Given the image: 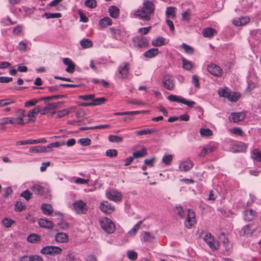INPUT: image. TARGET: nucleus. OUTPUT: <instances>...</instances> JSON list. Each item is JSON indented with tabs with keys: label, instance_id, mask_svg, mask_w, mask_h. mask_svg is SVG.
Masks as SVG:
<instances>
[{
	"label": "nucleus",
	"instance_id": "nucleus-1",
	"mask_svg": "<svg viewBox=\"0 0 261 261\" xmlns=\"http://www.w3.org/2000/svg\"><path fill=\"white\" fill-rule=\"evenodd\" d=\"M155 5L153 2L145 0L144 1L142 7L136 11L135 14L141 19L148 21L151 18V16L154 14Z\"/></svg>",
	"mask_w": 261,
	"mask_h": 261
},
{
	"label": "nucleus",
	"instance_id": "nucleus-2",
	"mask_svg": "<svg viewBox=\"0 0 261 261\" xmlns=\"http://www.w3.org/2000/svg\"><path fill=\"white\" fill-rule=\"evenodd\" d=\"M218 94L220 97H225L231 102H236L240 97L239 93L231 92L228 88H220L218 90Z\"/></svg>",
	"mask_w": 261,
	"mask_h": 261
},
{
	"label": "nucleus",
	"instance_id": "nucleus-3",
	"mask_svg": "<svg viewBox=\"0 0 261 261\" xmlns=\"http://www.w3.org/2000/svg\"><path fill=\"white\" fill-rule=\"evenodd\" d=\"M101 227L107 233L111 234L115 230V225L111 220L108 218H103L99 220Z\"/></svg>",
	"mask_w": 261,
	"mask_h": 261
},
{
	"label": "nucleus",
	"instance_id": "nucleus-4",
	"mask_svg": "<svg viewBox=\"0 0 261 261\" xmlns=\"http://www.w3.org/2000/svg\"><path fill=\"white\" fill-rule=\"evenodd\" d=\"M62 249L56 246H46L43 247L40 253L44 255H49L51 256H56L61 254Z\"/></svg>",
	"mask_w": 261,
	"mask_h": 261
},
{
	"label": "nucleus",
	"instance_id": "nucleus-5",
	"mask_svg": "<svg viewBox=\"0 0 261 261\" xmlns=\"http://www.w3.org/2000/svg\"><path fill=\"white\" fill-rule=\"evenodd\" d=\"M203 240L213 251L217 250L218 249L219 243L211 233H206Z\"/></svg>",
	"mask_w": 261,
	"mask_h": 261
},
{
	"label": "nucleus",
	"instance_id": "nucleus-6",
	"mask_svg": "<svg viewBox=\"0 0 261 261\" xmlns=\"http://www.w3.org/2000/svg\"><path fill=\"white\" fill-rule=\"evenodd\" d=\"M106 196L109 200L115 202L120 201L122 198L121 193L115 190L107 191L106 193Z\"/></svg>",
	"mask_w": 261,
	"mask_h": 261
},
{
	"label": "nucleus",
	"instance_id": "nucleus-7",
	"mask_svg": "<svg viewBox=\"0 0 261 261\" xmlns=\"http://www.w3.org/2000/svg\"><path fill=\"white\" fill-rule=\"evenodd\" d=\"M196 214L193 211L191 210H188L187 219L185 222V225L188 228H191L196 223Z\"/></svg>",
	"mask_w": 261,
	"mask_h": 261
},
{
	"label": "nucleus",
	"instance_id": "nucleus-8",
	"mask_svg": "<svg viewBox=\"0 0 261 261\" xmlns=\"http://www.w3.org/2000/svg\"><path fill=\"white\" fill-rule=\"evenodd\" d=\"M74 210L78 214H85L87 211L86 203L82 200H78L73 203Z\"/></svg>",
	"mask_w": 261,
	"mask_h": 261
},
{
	"label": "nucleus",
	"instance_id": "nucleus-9",
	"mask_svg": "<svg viewBox=\"0 0 261 261\" xmlns=\"http://www.w3.org/2000/svg\"><path fill=\"white\" fill-rule=\"evenodd\" d=\"M207 69L208 72L215 76L220 77L222 76L223 73L222 68L215 64L208 65L207 67Z\"/></svg>",
	"mask_w": 261,
	"mask_h": 261
},
{
	"label": "nucleus",
	"instance_id": "nucleus-10",
	"mask_svg": "<svg viewBox=\"0 0 261 261\" xmlns=\"http://www.w3.org/2000/svg\"><path fill=\"white\" fill-rule=\"evenodd\" d=\"M129 69L130 64L128 62H124L119 66L118 70L121 78L126 79L127 77Z\"/></svg>",
	"mask_w": 261,
	"mask_h": 261
},
{
	"label": "nucleus",
	"instance_id": "nucleus-11",
	"mask_svg": "<svg viewBox=\"0 0 261 261\" xmlns=\"http://www.w3.org/2000/svg\"><path fill=\"white\" fill-rule=\"evenodd\" d=\"M163 84L164 87L168 90H172L175 87V84L173 77L170 75H165L163 79Z\"/></svg>",
	"mask_w": 261,
	"mask_h": 261
},
{
	"label": "nucleus",
	"instance_id": "nucleus-12",
	"mask_svg": "<svg viewBox=\"0 0 261 261\" xmlns=\"http://www.w3.org/2000/svg\"><path fill=\"white\" fill-rule=\"evenodd\" d=\"M107 101V99L105 97L94 98L92 101L82 102L81 106L83 107L99 106L104 103Z\"/></svg>",
	"mask_w": 261,
	"mask_h": 261
},
{
	"label": "nucleus",
	"instance_id": "nucleus-13",
	"mask_svg": "<svg viewBox=\"0 0 261 261\" xmlns=\"http://www.w3.org/2000/svg\"><path fill=\"white\" fill-rule=\"evenodd\" d=\"M134 42L139 47H146L148 45L149 40L142 36H137L133 38Z\"/></svg>",
	"mask_w": 261,
	"mask_h": 261
},
{
	"label": "nucleus",
	"instance_id": "nucleus-14",
	"mask_svg": "<svg viewBox=\"0 0 261 261\" xmlns=\"http://www.w3.org/2000/svg\"><path fill=\"white\" fill-rule=\"evenodd\" d=\"M63 63L65 65L67 66L65 70L67 72L72 73L74 72L75 64L71 59L68 58H63Z\"/></svg>",
	"mask_w": 261,
	"mask_h": 261
},
{
	"label": "nucleus",
	"instance_id": "nucleus-15",
	"mask_svg": "<svg viewBox=\"0 0 261 261\" xmlns=\"http://www.w3.org/2000/svg\"><path fill=\"white\" fill-rule=\"evenodd\" d=\"M216 148L214 143H210L203 147L201 152L199 154V156L202 158L206 155V154L212 152Z\"/></svg>",
	"mask_w": 261,
	"mask_h": 261
},
{
	"label": "nucleus",
	"instance_id": "nucleus-16",
	"mask_svg": "<svg viewBox=\"0 0 261 261\" xmlns=\"http://www.w3.org/2000/svg\"><path fill=\"white\" fill-rule=\"evenodd\" d=\"M242 230L243 236H250L256 231V227L252 224H250L244 226Z\"/></svg>",
	"mask_w": 261,
	"mask_h": 261
},
{
	"label": "nucleus",
	"instance_id": "nucleus-17",
	"mask_svg": "<svg viewBox=\"0 0 261 261\" xmlns=\"http://www.w3.org/2000/svg\"><path fill=\"white\" fill-rule=\"evenodd\" d=\"M246 117L244 113H232L229 117L230 122L238 123L243 120Z\"/></svg>",
	"mask_w": 261,
	"mask_h": 261
},
{
	"label": "nucleus",
	"instance_id": "nucleus-18",
	"mask_svg": "<svg viewBox=\"0 0 261 261\" xmlns=\"http://www.w3.org/2000/svg\"><path fill=\"white\" fill-rule=\"evenodd\" d=\"M247 147V144L243 142H237L233 145V149L235 152H245Z\"/></svg>",
	"mask_w": 261,
	"mask_h": 261
},
{
	"label": "nucleus",
	"instance_id": "nucleus-19",
	"mask_svg": "<svg viewBox=\"0 0 261 261\" xmlns=\"http://www.w3.org/2000/svg\"><path fill=\"white\" fill-rule=\"evenodd\" d=\"M194 163L191 160L187 159L182 162L179 165L180 171L187 172L193 168Z\"/></svg>",
	"mask_w": 261,
	"mask_h": 261
},
{
	"label": "nucleus",
	"instance_id": "nucleus-20",
	"mask_svg": "<svg viewBox=\"0 0 261 261\" xmlns=\"http://www.w3.org/2000/svg\"><path fill=\"white\" fill-rule=\"evenodd\" d=\"M100 208L102 212L107 214H111L114 211V207L108 201H104L100 204Z\"/></svg>",
	"mask_w": 261,
	"mask_h": 261
},
{
	"label": "nucleus",
	"instance_id": "nucleus-21",
	"mask_svg": "<svg viewBox=\"0 0 261 261\" xmlns=\"http://www.w3.org/2000/svg\"><path fill=\"white\" fill-rule=\"evenodd\" d=\"M244 219L246 221H251L256 217V212L252 209L246 210L243 212Z\"/></svg>",
	"mask_w": 261,
	"mask_h": 261
},
{
	"label": "nucleus",
	"instance_id": "nucleus-22",
	"mask_svg": "<svg viewBox=\"0 0 261 261\" xmlns=\"http://www.w3.org/2000/svg\"><path fill=\"white\" fill-rule=\"evenodd\" d=\"M4 123H10L12 124H20L23 125L24 124V120L20 117L12 118L7 117L4 118Z\"/></svg>",
	"mask_w": 261,
	"mask_h": 261
},
{
	"label": "nucleus",
	"instance_id": "nucleus-23",
	"mask_svg": "<svg viewBox=\"0 0 261 261\" xmlns=\"http://www.w3.org/2000/svg\"><path fill=\"white\" fill-rule=\"evenodd\" d=\"M55 240L58 243H65L68 242L69 237L65 232H58L55 236Z\"/></svg>",
	"mask_w": 261,
	"mask_h": 261
},
{
	"label": "nucleus",
	"instance_id": "nucleus-24",
	"mask_svg": "<svg viewBox=\"0 0 261 261\" xmlns=\"http://www.w3.org/2000/svg\"><path fill=\"white\" fill-rule=\"evenodd\" d=\"M31 190L37 195H43L46 193V189L39 184H35L31 187Z\"/></svg>",
	"mask_w": 261,
	"mask_h": 261
},
{
	"label": "nucleus",
	"instance_id": "nucleus-25",
	"mask_svg": "<svg viewBox=\"0 0 261 261\" xmlns=\"http://www.w3.org/2000/svg\"><path fill=\"white\" fill-rule=\"evenodd\" d=\"M38 224L40 227L48 229L52 228L54 226V224L52 221H49L47 218L39 219Z\"/></svg>",
	"mask_w": 261,
	"mask_h": 261
},
{
	"label": "nucleus",
	"instance_id": "nucleus-26",
	"mask_svg": "<svg viewBox=\"0 0 261 261\" xmlns=\"http://www.w3.org/2000/svg\"><path fill=\"white\" fill-rule=\"evenodd\" d=\"M109 31L114 39L117 40H121L122 39V36L120 30L112 27L109 29Z\"/></svg>",
	"mask_w": 261,
	"mask_h": 261
},
{
	"label": "nucleus",
	"instance_id": "nucleus-27",
	"mask_svg": "<svg viewBox=\"0 0 261 261\" xmlns=\"http://www.w3.org/2000/svg\"><path fill=\"white\" fill-rule=\"evenodd\" d=\"M148 111H125L122 112H116L114 114L115 116L130 115L131 116L134 115L145 114L147 113Z\"/></svg>",
	"mask_w": 261,
	"mask_h": 261
},
{
	"label": "nucleus",
	"instance_id": "nucleus-28",
	"mask_svg": "<svg viewBox=\"0 0 261 261\" xmlns=\"http://www.w3.org/2000/svg\"><path fill=\"white\" fill-rule=\"evenodd\" d=\"M112 20L109 17H105L101 19L98 22V24L101 29L106 28L112 24Z\"/></svg>",
	"mask_w": 261,
	"mask_h": 261
},
{
	"label": "nucleus",
	"instance_id": "nucleus-29",
	"mask_svg": "<svg viewBox=\"0 0 261 261\" xmlns=\"http://www.w3.org/2000/svg\"><path fill=\"white\" fill-rule=\"evenodd\" d=\"M20 261H43V259L38 255H25L21 257Z\"/></svg>",
	"mask_w": 261,
	"mask_h": 261
},
{
	"label": "nucleus",
	"instance_id": "nucleus-30",
	"mask_svg": "<svg viewBox=\"0 0 261 261\" xmlns=\"http://www.w3.org/2000/svg\"><path fill=\"white\" fill-rule=\"evenodd\" d=\"M42 213L47 216H50L52 214L54 208L51 204L43 203L41 206Z\"/></svg>",
	"mask_w": 261,
	"mask_h": 261
},
{
	"label": "nucleus",
	"instance_id": "nucleus-31",
	"mask_svg": "<svg viewBox=\"0 0 261 261\" xmlns=\"http://www.w3.org/2000/svg\"><path fill=\"white\" fill-rule=\"evenodd\" d=\"M110 15L113 18H117L119 16V9L115 6H111L108 9Z\"/></svg>",
	"mask_w": 261,
	"mask_h": 261
},
{
	"label": "nucleus",
	"instance_id": "nucleus-32",
	"mask_svg": "<svg viewBox=\"0 0 261 261\" xmlns=\"http://www.w3.org/2000/svg\"><path fill=\"white\" fill-rule=\"evenodd\" d=\"M250 18L248 17H242L233 20V24L237 26H241L245 25L250 21Z\"/></svg>",
	"mask_w": 261,
	"mask_h": 261
},
{
	"label": "nucleus",
	"instance_id": "nucleus-33",
	"mask_svg": "<svg viewBox=\"0 0 261 261\" xmlns=\"http://www.w3.org/2000/svg\"><path fill=\"white\" fill-rule=\"evenodd\" d=\"M76 108L75 107H72L68 109H65L59 111L57 112V114L56 115L57 118H61L65 116L68 115L70 112H72V110H75Z\"/></svg>",
	"mask_w": 261,
	"mask_h": 261
},
{
	"label": "nucleus",
	"instance_id": "nucleus-34",
	"mask_svg": "<svg viewBox=\"0 0 261 261\" xmlns=\"http://www.w3.org/2000/svg\"><path fill=\"white\" fill-rule=\"evenodd\" d=\"M159 54V49L157 48H152L148 49L144 53V56L147 58H152L156 56Z\"/></svg>",
	"mask_w": 261,
	"mask_h": 261
},
{
	"label": "nucleus",
	"instance_id": "nucleus-35",
	"mask_svg": "<svg viewBox=\"0 0 261 261\" xmlns=\"http://www.w3.org/2000/svg\"><path fill=\"white\" fill-rule=\"evenodd\" d=\"M251 158L254 161L261 162V151L258 148L253 149L251 152Z\"/></svg>",
	"mask_w": 261,
	"mask_h": 261
},
{
	"label": "nucleus",
	"instance_id": "nucleus-36",
	"mask_svg": "<svg viewBox=\"0 0 261 261\" xmlns=\"http://www.w3.org/2000/svg\"><path fill=\"white\" fill-rule=\"evenodd\" d=\"M40 112V107H37L34 109L30 110L28 114V117H29V121H34L35 118V115Z\"/></svg>",
	"mask_w": 261,
	"mask_h": 261
},
{
	"label": "nucleus",
	"instance_id": "nucleus-37",
	"mask_svg": "<svg viewBox=\"0 0 261 261\" xmlns=\"http://www.w3.org/2000/svg\"><path fill=\"white\" fill-rule=\"evenodd\" d=\"M202 33L205 37H212L217 34V31L212 28L208 27L204 29Z\"/></svg>",
	"mask_w": 261,
	"mask_h": 261
},
{
	"label": "nucleus",
	"instance_id": "nucleus-38",
	"mask_svg": "<svg viewBox=\"0 0 261 261\" xmlns=\"http://www.w3.org/2000/svg\"><path fill=\"white\" fill-rule=\"evenodd\" d=\"M27 241L31 243H38L41 241V236L38 234L32 233L27 237Z\"/></svg>",
	"mask_w": 261,
	"mask_h": 261
},
{
	"label": "nucleus",
	"instance_id": "nucleus-39",
	"mask_svg": "<svg viewBox=\"0 0 261 261\" xmlns=\"http://www.w3.org/2000/svg\"><path fill=\"white\" fill-rule=\"evenodd\" d=\"M29 151L30 152H45L47 151L46 147L42 146H32L30 148Z\"/></svg>",
	"mask_w": 261,
	"mask_h": 261
},
{
	"label": "nucleus",
	"instance_id": "nucleus-40",
	"mask_svg": "<svg viewBox=\"0 0 261 261\" xmlns=\"http://www.w3.org/2000/svg\"><path fill=\"white\" fill-rule=\"evenodd\" d=\"M143 221H139L136 225L128 231V234L131 236H134L137 233L138 230L140 228Z\"/></svg>",
	"mask_w": 261,
	"mask_h": 261
},
{
	"label": "nucleus",
	"instance_id": "nucleus-41",
	"mask_svg": "<svg viewBox=\"0 0 261 261\" xmlns=\"http://www.w3.org/2000/svg\"><path fill=\"white\" fill-rule=\"evenodd\" d=\"M181 61L182 67L184 69L190 71L192 69L193 64L191 61L186 59L185 58H181Z\"/></svg>",
	"mask_w": 261,
	"mask_h": 261
},
{
	"label": "nucleus",
	"instance_id": "nucleus-42",
	"mask_svg": "<svg viewBox=\"0 0 261 261\" xmlns=\"http://www.w3.org/2000/svg\"><path fill=\"white\" fill-rule=\"evenodd\" d=\"M165 38L163 37H158L152 41L151 44L153 46H161L165 44Z\"/></svg>",
	"mask_w": 261,
	"mask_h": 261
},
{
	"label": "nucleus",
	"instance_id": "nucleus-43",
	"mask_svg": "<svg viewBox=\"0 0 261 261\" xmlns=\"http://www.w3.org/2000/svg\"><path fill=\"white\" fill-rule=\"evenodd\" d=\"M58 104V103L47 104L46 106V109H47L48 113H50L52 115L55 114Z\"/></svg>",
	"mask_w": 261,
	"mask_h": 261
},
{
	"label": "nucleus",
	"instance_id": "nucleus-44",
	"mask_svg": "<svg viewBox=\"0 0 261 261\" xmlns=\"http://www.w3.org/2000/svg\"><path fill=\"white\" fill-rule=\"evenodd\" d=\"M167 99L171 102H176L182 103L184 98L181 96L170 95L168 96Z\"/></svg>",
	"mask_w": 261,
	"mask_h": 261
},
{
	"label": "nucleus",
	"instance_id": "nucleus-45",
	"mask_svg": "<svg viewBox=\"0 0 261 261\" xmlns=\"http://www.w3.org/2000/svg\"><path fill=\"white\" fill-rule=\"evenodd\" d=\"M156 132V130L152 129H142L135 131V134L137 135H146Z\"/></svg>",
	"mask_w": 261,
	"mask_h": 261
},
{
	"label": "nucleus",
	"instance_id": "nucleus-46",
	"mask_svg": "<svg viewBox=\"0 0 261 261\" xmlns=\"http://www.w3.org/2000/svg\"><path fill=\"white\" fill-rule=\"evenodd\" d=\"M142 236V240L145 242H151L153 239H154V237L150 234L149 232H143L141 234Z\"/></svg>",
	"mask_w": 261,
	"mask_h": 261
},
{
	"label": "nucleus",
	"instance_id": "nucleus-47",
	"mask_svg": "<svg viewBox=\"0 0 261 261\" xmlns=\"http://www.w3.org/2000/svg\"><path fill=\"white\" fill-rule=\"evenodd\" d=\"M229 132L233 134L239 136H243L244 133L240 127H234L229 130Z\"/></svg>",
	"mask_w": 261,
	"mask_h": 261
},
{
	"label": "nucleus",
	"instance_id": "nucleus-48",
	"mask_svg": "<svg viewBox=\"0 0 261 261\" xmlns=\"http://www.w3.org/2000/svg\"><path fill=\"white\" fill-rule=\"evenodd\" d=\"M80 44L83 48H87L93 46L92 42L88 39H83L80 41Z\"/></svg>",
	"mask_w": 261,
	"mask_h": 261
},
{
	"label": "nucleus",
	"instance_id": "nucleus-49",
	"mask_svg": "<svg viewBox=\"0 0 261 261\" xmlns=\"http://www.w3.org/2000/svg\"><path fill=\"white\" fill-rule=\"evenodd\" d=\"M147 154V151L145 148H142L141 150L135 152L133 154V158H139L145 156Z\"/></svg>",
	"mask_w": 261,
	"mask_h": 261
},
{
	"label": "nucleus",
	"instance_id": "nucleus-50",
	"mask_svg": "<svg viewBox=\"0 0 261 261\" xmlns=\"http://www.w3.org/2000/svg\"><path fill=\"white\" fill-rule=\"evenodd\" d=\"M175 10L176 8L175 7H167L166 11V14L167 17H171L173 18L175 16Z\"/></svg>",
	"mask_w": 261,
	"mask_h": 261
},
{
	"label": "nucleus",
	"instance_id": "nucleus-51",
	"mask_svg": "<svg viewBox=\"0 0 261 261\" xmlns=\"http://www.w3.org/2000/svg\"><path fill=\"white\" fill-rule=\"evenodd\" d=\"M108 140L110 142L113 143H119L123 141L122 137L116 135H110L108 137Z\"/></svg>",
	"mask_w": 261,
	"mask_h": 261
},
{
	"label": "nucleus",
	"instance_id": "nucleus-52",
	"mask_svg": "<svg viewBox=\"0 0 261 261\" xmlns=\"http://www.w3.org/2000/svg\"><path fill=\"white\" fill-rule=\"evenodd\" d=\"M173 160L171 154H165L163 156L162 162L166 165H170Z\"/></svg>",
	"mask_w": 261,
	"mask_h": 261
},
{
	"label": "nucleus",
	"instance_id": "nucleus-53",
	"mask_svg": "<svg viewBox=\"0 0 261 261\" xmlns=\"http://www.w3.org/2000/svg\"><path fill=\"white\" fill-rule=\"evenodd\" d=\"M2 223L5 227H10L15 222L11 219L5 218L3 219Z\"/></svg>",
	"mask_w": 261,
	"mask_h": 261
},
{
	"label": "nucleus",
	"instance_id": "nucleus-54",
	"mask_svg": "<svg viewBox=\"0 0 261 261\" xmlns=\"http://www.w3.org/2000/svg\"><path fill=\"white\" fill-rule=\"evenodd\" d=\"M127 256L131 260H135L138 258V254L133 250H128L127 252Z\"/></svg>",
	"mask_w": 261,
	"mask_h": 261
},
{
	"label": "nucleus",
	"instance_id": "nucleus-55",
	"mask_svg": "<svg viewBox=\"0 0 261 261\" xmlns=\"http://www.w3.org/2000/svg\"><path fill=\"white\" fill-rule=\"evenodd\" d=\"M200 134L202 136L209 137L212 135V132L209 128H202L200 129Z\"/></svg>",
	"mask_w": 261,
	"mask_h": 261
},
{
	"label": "nucleus",
	"instance_id": "nucleus-56",
	"mask_svg": "<svg viewBox=\"0 0 261 261\" xmlns=\"http://www.w3.org/2000/svg\"><path fill=\"white\" fill-rule=\"evenodd\" d=\"M44 16L46 17L47 19L50 18H60L62 17V14L60 13H45L44 14Z\"/></svg>",
	"mask_w": 261,
	"mask_h": 261
},
{
	"label": "nucleus",
	"instance_id": "nucleus-57",
	"mask_svg": "<svg viewBox=\"0 0 261 261\" xmlns=\"http://www.w3.org/2000/svg\"><path fill=\"white\" fill-rule=\"evenodd\" d=\"M85 5L87 7L93 9L96 7L97 2L95 0H86Z\"/></svg>",
	"mask_w": 261,
	"mask_h": 261
},
{
	"label": "nucleus",
	"instance_id": "nucleus-58",
	"mask_svg": "<svg viewBox=\"0 0 261 261\" xmlns=\"http://www.w3.org/2000/svg\"><path fill=\"white\" fill-rule=\"evenodd\" d=\"M174 212L177 214L181 218H184L185 217V212L183 208L181 206H176L174 208Z\"/></svg>",
	"mask_w": 261,
	"mask_h": 261
},
{
	"label": "nucleus",
	"instance_id": "nucleus-59",
	"mask_svg": "<svg viewBox=\"0 0 261 261\" xmlns=\"http://www.w3.org/2000/svg\"><path fill=\"white\" fill-rule=\"evenodd\" d=\"M25 206L21 201H17L15 205L14 210L16 212H21L25 209Z\"/></svg>",
	"mask_w": 261,
	"mask_h": 261
},
{
	"label": "nucleus",
	"instance_id": "nucleus-60",
	"mask_svg": "<svg viewBox=\"0 0 261 261\" xmlns=\"http://www.w3.org/2000/svg\"><path fill=\"white\" fill-rule=\"evenodd\" d=\"M181 47L185 50V51L186 54L189 55L193 54V49L186 43H182L181 45Z\"/></svg>",
	"mask_w": 261,
	"mask_h": 261
},
{
	"label": "nucleus",
	"instance_id": "nucleus-61",
	"mask_svg": "<svg viewBox=\"0 0 261 261\" xmlns=\"http://www.w3.org/2000/svg\"><path fill=\"white\" fill-rule=\"evenodd\" d=\"M106 154L109 157L113 158L117 155L118 152L116 149H110L106 151Z\"/></svg>",
	"mask_w": 261,
	"mask_h": 261
},
{
	"label": "nucleus",
	"instance_id": "nucleus-62",
	"mask_svg": "<svg viewBox=\"0 0 261 261\" xmlns=\"http://www.w3.org/2000/svg\"><path fill=\"white\" fill-rule=\"evenodd\" d=\"M20 196L29 200L32 198V194L28 190H26L20 194Z\"/></svg>",
	"mask_w": 261,
	"mask_h": 261
},
{
	"label": "nucleus",
	"instance_id": "nucleus-63",
	"mask_svg": "<svg viewBox=\"0 0 261 261\" xmlns=\"http://www.w3.org/2000/svg\"><path fill=\"white\" fill-rule=\"evenodd\" d=\"M182 103L187 106L188 107L191 108H194L196 104L195 101L187 100L185 98L183 99Z\"/></svg>",
	"mask_w": 261,
	"mask_h": 261
},
{
	"label": "nucleus",
	"instance_id": "nucleus-64",
	"mask_svg": "<svg viewBox=\"0 0 261 261\" xmlns=\"http://www.w3.org/2000/svg\"><path fill=\"white\" fill-rule=\"evenodd\" d=\"M182 103L187 106L188 107L191 108H194L196 104L195 101L187 100L185 98L183 99Z\"/></svg>",
	"mask_w": 261,
	"mask_h": 261
}]
</instances>
